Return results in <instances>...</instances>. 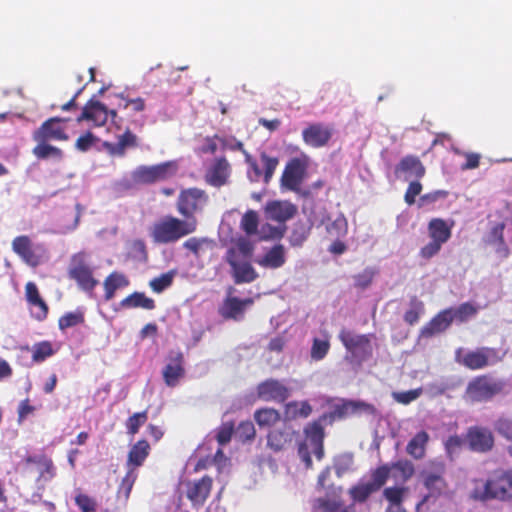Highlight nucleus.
Wrapping results in <instances>:
<instances>
[{
  "mask_svg": "<svg viewBox=\"0 0 512 512\" xmlns=\"http://www.w3.org/2000/svg\"><path fill=\"white\" fill-rule=\"evenodd\" d=\"M207 201L208 195L204 190L196 187L184 189L177 199V211L186 220H197L195 214L202 210Z\"/></svg>",
  "mask_w": 512,
  "mask_h": 512,
  "instance_id": "nucleus-11",
  "label": "nucleus"
},
{
  "mask_svg": "<svg viewBox=\"0 0 512 512\" xmlns=\"http://www.w3.org/2000/svg\"><path fill=\"white\" fill-rule=\"evenodd\" d=\"M422 394V388L412 389L408 391H401V392H393L392 397L393 399L403 405H408L411 402L415 401L420 397Z\"/></svg>",
  "mask_w": 512,
  "mask_h": 512,
  "instance_id": "nucleus-53",
  "label": "nucleus"
},
{
  "mask_svg": "<svg viewBox=\"0 0 512 512\" xmlns=\"http://www.w3.org/2000/svg\"><path fill=\"white\" fill-rule=\"evenodd\" d=\"M404 488L387 487L383 491L384 497L390 502L389 505H401L403 500Z\"/></svg>",
  "mask_w": 512,
  "mask_h": 512,
  "instance_id": "nucleus-59",
  "label": "nucleus"
},
{
  "mask_svg": "<svg viewBox=\"0 0 512 512\" xmlns=\"http://www.w3.org/2000/svg\"><path fill=\"white\" fill-rule=\"evenodd\" d=\"M339 340L350 354L351 361L361 365L373 355L371 339L373 334H355L343 328L339 333Z\"/></svg>",
  "mask_w": 512,
  "mask_h": 512,
  "instance_id": "nucleus-6",
  "label": "nucleus"
},
{
  "mask_svg": "<svg viewBox=\"0 0 512 512\" xmlns=\"http://www.w3.org/2000/svg\"><path fill=\"white\" fill-rule=\"evenodd\" d=\"M442 243L432 240L420 249L419 255L423 259H431L439 253L442 247Z\"/></svg>",
  "mask_w": 512,
  "mask_h": 512,
  "instance_id": "nucleus-63",
  "label": "nucleus"
},
{
  "mask_svg": "<svg viewBox=\"0 0 512 512\" xmlns=\"http://www.w3.org/2000/svg\"><path fill=\"white\" fill-rule=\"evenodd\" d=\"M453 321L451 308L443 309L420 329V337L431 338L436 334L443 333Z\"/></svg>",
  "mask_w": 512,
  "mask_h": 512,
  "instance_id": "nucleus-24",
  "label": "nucleus"
},
{
  "mask_svg": "<svg viewBox=\"0 0 512 512\" xmlns=\"http://www.w3.org/2000/svg\"><path fill=\"white\" fill-rule=\"evenodd\" d=\"M333 135V129L323 123H311L302 131L304 143L312 148L326 146Z\"/></svg>",
  "mask_w": 512,
  "mask_h": 512,
  "instance_id": "nucleus-18",
  "label": "nucleus"
},
{
  "mask_svg": "<svg viewBox=\"0 0 512 512\" xmlns=\"http://www.w3.org/2000/svg\"><path fill=\"white\" fill-rule=\"evenodd\" d=\"M477 311V308L469 302L462 303L457 308H451L453 320L460 323L466 322L469 318L475 316Z\"/></svg>",
  "mask_w": 512,
  "mask_h": 512,
  "instance_id": "nucleus-46",
  "label": "nucleus"
},
{
  "mask_svg": "<svg viewBox=\"0 0 512 512\" xmlns=\"http://www.w3.org/2000/svg\"><path fill=\"white\" fill-rule=\"evenodd\" d=\"M473 485L470 493L473 500L512 504V469H496L486 479H475Z\"/></svg>",
  "mask_w": 512,
  "mask_h": 512,
  "instance_id": "nucleus-1",
  "label": "nucleus"
},
{
  "mask_svg": "<svg viewBox=\"0 0 512 512\" xmlns=\"http://www.w3.org/2000/svg\"><path fill=\"white\" fill-rule=\"evenodd\" d=\"M178 170L177 163L167 161L156 165H141L132 171L131 177L136 184H153L159 181L167 180L176 175Z\"/></svg>",
  "mask_w": 512,
  "mask_h": 512,
  "instance_id": "nucleus-8",
  "label": "nucleus"
},
{
  "mask_svg": "<svg viewBox=\"0 0 512 512\" xmlns=\"http://www.w3.org/2000/svg\"><path fill=\"white\" fill-rule=\"evenodd\" d=\"M254 248L253 242L240 237L226 251L225 260L231 267V275L236 284L251 283L259 277L251 263Z\"/></svg>",
  "mask_w": 512,
  "mask_h": 512,
  "instance_id": "nucleus-2",
  "label": "nucleus"
},
{
  "mask_svg": "<svg viewBox=\"0 0 512 512\" xmlns=\"http://www.w3.org/2000/svg\"><path fill=\"white\" fill-rule=\"evenodd\" d=\"M425 305L423 301L413 296L409 302V309L404 313L403 319L410 326L415 325L424 314Z\"/></svg>",
  "mask_w": 512,
  "mask_h": 512,
  "instance_id": "nucleus-37",
  "label": "nucleus"
},
{
  "mask_svg": "<svg viewBox=\"0 0 512 512\" xmlns=\"http://www.w3.org/2000/svg\"><path fill=\"white\" fill-rule=\"evenodd\" d=\"M164 383L168 387H176L185 376L184 355L182 352H171L162 370Z\"/></svg>",
  "mask_w": 512,
  "mask_h": 512,
  "instance_id": "nucleus-19",
  "label": "nucleus"
},
{
  "mask_svg": "<svg viewBox=\"0 0 512 512\" xmlns=\"http://www.w3.org/2000/svg\"><path fill=\"white\" fill-rule=\"evenodd\" d=\"M252 298L240 299L235 296H227L218 308L219 315L224 320L241 321L244 318L245 310L253 304Z\"/></svg>",
  "mask_w": 512,
  "mask_h": 512,
  "instance_id": "nucleus-21",
  "label": "nucleus"
},
{
  "mask_svg": "<svg viewBox=\"0 0 512 512\" xmlns=\"http://www.w3.org/2000/svg\"><path fill=\"white\" fill-rule=\"evenodd\" d=\"M330 350L328 339L314 338L310 350V356L314 361H320L326 357Z\"/></svg>",
  "mask_w": 512,
  "mask_h": 512,
  "instance_id": "nucleus-47",
  "label": "nucleus"
},
{
  "mask_svg": "<svg viewBox=\"0 0 512 512\" xmlns=\"http://www.w3.org/2000/svg\"><path fill=\"white\" fill-rule=\"evenodd\" d=\"M12 247L13 251L18 254L26 264L36 267L41 263L43 249L40 246L33 247L28 236L22 235L14 238Z\"/></svg>",
  "mask_w": 512,
  "mask_h": 512,
  "instance_id": "nucleus-20",
  "label": "nucleus"
},
{
  "mask_svg": "<svg viewBox=\"0 0 512 512\" xmlns=\"http://www.w3.org/2000/svg\"><path fill=\"white\" fill-rule=\"evenodd\" d=\"M173 277V272L161 274L159 277L153 278L149 282V286L155 293H161L172 285Z\"/></svg>",
  "mask_w": 512,
  "mask_h": 512,
  "instance_id": "nucleus-51",
  "label": "nucleus"
},
{
  "mask_svg": "<svg viewBox=\"0 0 512 512\" xmlns=\"http://www.w3.org/2000/svg\"><path fill=\"white\" fill-rule=\"evenodd\" d=\"M54 353L55 350L53 349L51 342L41 341L35 343L32 347V360L35 363H41Z\"/></svg>",
  "mask_w": 512,
  "mask_h": 512,
  "instance_id": "nucleus-44",
  "label": "nucleus"
},
{
  "mask_svg": "<svg viewBox=\"0 0 512 512\" xmlns=\"http://www.w3.org/2000/svg\"><path fill=\"white\" fill-rule=\"evenodd\" d=\"M213 485V479L210 476H203L199 480L188 482L186 496L191 501L194 508H200L209 497Z\"/></svg>",
  "mask_w": 512,
  "mask_h": 512,
  "instance_id": "nucleus-22",
  "label": "nucleus"
},
{
  "mask_svg": "<svg viewBox=\"0 0 512 512\" xmlns=\"http://www.w3.org/2000/svg\"><path fill=\"white\" fill-rule=\"evenodd\" d=\"M109 115L114 120L117 117V112L115 110L108 111L106 106L100 101L89 100L83 107L81 114L76 118V121L78 123L92 121L95 125L101 126L107 122Z\"/></svg>",
  "mask_w": 512,
  "mask_h": 512,
  "instance_id": "nucleus-16",
  "label": "nucleus"
},
{
  "mask_svg": "<svg viewBox=\"0 0 512 512\" xmlns=\"http://www.w3.org/2000/svg\"><path fill=\"white\" fill-rule=\"evenodd\" d=\"M418 180L419 179H417L416 181L410 182V184L408 185V188L405 192L404 200L409 206H411L415 203L416 196L420 195V193L422 191V184Z\"/></svg>",
  "mask_w": 512,
  "mask_h": 512,
  "instance_id": "nucleus-60",
  "label": "nucleus"
},
{
  "mask_svg": "<svg viewBox=\"0 0 512 512\" xmlns=\"http://www.w3.org/2000/svg\"><path fill=\"white\" fill-rule=\"evenodd\" d=\"M495 431L512 442V418L507 416L499 417L494 423Z\"/></svg>",
  "mask_w": 512,
  "mask_h": 512,
  "instance_id": "nucleus-52",
  "label": "nucleus"
},
{
  "mask_svg": "<svg viewBox=\"0 0 512 512\" xmlns=\"http://www.w3.org/2000/svg\"><path fill=\"white\" fill-rule=\"evenodd\" d=\"M375 492L377 490L369 482L360 481L349 489L348 494L354 502L364 503Z\"/></svg>",
  "mask_w": 512,
  "mask_h": 512,
  "instance_id": "nucleus-38",
  "label": "nucleus"
},
{
  "mask_svg": "<svg viewBox=\"0 0 512 512\" xmlns=\"http://www.w3.org/2000/svg\"><path fill=\"white\" fill-rule=\"evenodd\" d=\"M291 440L290 432L285 429H274L267 435V445L274 452L285 449Z\"/></svg>",
  "mask_w": 512,
  "mask_h": 512,
  "instance_id": "nucleus-36",
  "label": "nucleus"
},
{
  "mask_svg": "<svg viewBox=\"0 0 512 512\" xmlns=\"http://www.w3.org/2000/svg\"><path fill=\"white\" fill-rule=\"evenodd\" d=\"M391 468L387 464L377 467L371 473V481L369 482L378 491L387 482L390 476Z\"/></svg>",
  "mask_w": 512,
  "mask_h": 512,
  "instance_id": "nucleus-49",
  "label": "nucleus"
},
{
  "mask_svg": "<svg viewBox=\"0 0 512 512\" xmlns=\"http://www.w3.org/2000/svg\"><path fill=\"white\" fill-rule=\"evenodd\" d=\"M197 220L165 215L153 223L150 237L155 244H173L197 230Z\"/></svg>",
  "mask_w": 512,
  "mask_h": 512,
  "instance_id": "nucleus-3",
  "label": "nucleus"
},
{
  "mask_svg": "<svg viewBox=\"0 0 512 512\" xmlns=\"http://www.w3.org/2000/svg\"><path fill=\"white\" fill-rule=\"evenodd\" d=\"M234 432V423L225 422L218 429L216 439L220 445H225L230 442Z\"/></svg>",
  "mask_w": 512,
  "mask_h": 512,
  "instance_id": "nucleus-58",
  "label": "nucleus"
},
{
  "mask_svg": "<svg viewBox=\"0 0 512 512\" xmlns=\"http://www.w3.org/2000/svg\"><path fill=\"white\" fill-rule=\"evenodd\" d=\"M68 121L69 118L51 117L33 131L32 139L35 142L67 141L69 136L65 123Z\"/></svg>",
  "mask_w": 512,
  "mask_h": 512,
  "instance_id": "nucleus-12",
  "label": "nucleus"
},
{
  "mask_svg": "<svg viewBox=\"0 0 512 512\" xmlns=\"http://www.w3.org/2000/svg\"><path fill=\"white\" fill-rule=\"evenodd\" d=\"M445 474L446 464L440 459L429 460L421 471L422 483L429 491L430 496L439 497L447 490L448 483L445 479Z\"/></svg>",
  "mask_w": 512,
  "mask_h": 512,
  "instance_id": "nucleus-9",
  "label": "nucleus"
},
{
  "mask_svg": "<svg viewBox=\"0 0 512 512\" xmlns=\"http://www.w3.org/2000/svg\"><path fill=\"white\" fill-rule=\"evenodd\" d=\"M37 145L33 148V154L38 159H47L49 157H54L57 159H61L63 157V152L60 148L52 146L49 142H36Z\"/></svg>",
  "mask_w": 512,
  "mask_h": 512,
  "instance_id": "nucleus-42",
  "label": "nucleus"
},
{
  "mask_svg": "<svg viewBox=\"0 0 512 512\" xmlns=\"http://www.w3.org/2000/svg\"><path fill=\"white\" fill-rule=\"evenodd\" d=\"M504 384L488 375L473 378L465 389L464 398L471 403L487 402L503 391Z\"/></svg>",
  "mask_w": 512,
  "mask_h": 512,
  "instance_id": "nucleus-7",
  "label": "nucleus"
},
{
  "mask_svg": "<svg viewBox=\"0 0 512 512\" xmlns=\"http://www.w3.org/2000/svg\"><path fill=\"white\" fill-rule=\"evenodd\" d=\"M343 414H356V413H366L369 415H375L377 413V409L374 405L363 402V401H346L342 405Z\"/></svg>",
  "mask_w": 512,
  "mask_h": 512,
  "instance_id": "nucleus-41",
  "label": "nucleus"
},
{
  "mask_svg": "<svg viewBox=\"0 0 512 512\" xmlns=\"http://www.w3.org/2000/svg\"><path fill=\"white\" fill-rule=\"evenodd\" d=\"M286 262L285 249L282 244L274 245L257 263L265 268L277 269Z\"/></svg>",
  "mask_w": 512,
  "mask_h": 512,
  "instance_id": "nucleus-30",
  "label": "nucleus"
},
{
  "mask_svg": "<svg viewBox=\"0 0 512 512\" xmlns=\"http://www.w3.org/2000/svg\"><path fill=\"white\" fill-rule=\"evenodd\" d=\"M311 227L304 222L298 221L289 236V243L293 247H301L310 235Z\"/></svg>",
  "mask_w": 512,
  "mask_h": 512,
  "instance_id": "nucleus-40",
  "label": "nucleus"
},
{
  "mask_svg": "<svg viewBox=\"0 0 512 512\" xmlns=\"http://www.w3.org/2000/svg\"><path fill=\"white\" fill-rule=\"evenodd\" d=\"M245 156L246 163L250 166L254 173V181H258L260 177L263 176L264 183L268 184L273 175L274 172L279 164V159L277 157L269 156L267 153L262 152L260 154V160L263 165L264 171H262L256 160L252 158V156L246 151V149L243 147V151H241Z\"/></svg>",
  "mask_w": 512,
  "mask_h": 512,
  "instance_id": "nucleus-15",
  "label": "nucleus"
},
{
  "mask_svg": "<svg viewBox=\"0 0 512 512\" xmlns=\"http://www.w3.org/2000/svg\"><path fill=\"white\" fill-rule=\"evenodd\" d=\"M254 420L260 428H271L281 420V414L275 408L264 407L254 412Z\"/></svg>",
  "mask_w": 512,
  "mask_h": 512,
  "instance_id": "nucleus-35",
  "label": "nucleus"
},
{
  "mask_svg": "<svg viewBox=\"0 0 512 512\" xmlns=\"http://www.w3.org/2000/svg\"><path fill=\"white\" fill-rule=\"evenodd\" d=\"M85 322V315L81 308H77L74 311L63 314L58 319V327L61 331H65L68 328L82 325Z\"/></svg>",
  "mask_w": 512,
  "mask_h": 512,
  "instance_id": "nucleus-39",
  "label": "nucleus"
},
{
  "mask_svg": "<svg viewBox=\"0 0 512 512\" xmlns=\"http://www.w3.org/2000/svg\"><path fill=\"white\" fill-rule=\"evenodd\" d=\"M120 306L125 309L142 308L153 310L156 305L152 298H149L143 292H133L120 302Z\"/></svg>",
  "mask_w": 512,
  "mask_h": 512,
  "instance_id": "nucleus-34",
  "label": "nucleus"
},
{
  "mask_svg": "<svg viewBox=\"0 0 512 512\" xmlns=\"http://www.w3.org/2000/svg\"><path fill=\"white\" fill-rule=\"evenodd\" d=\"M41 470L39 473L38 480L43 479L44 481H49L55 476V467L52 459L46 458L44 462L40 465Z\"/></svg>",
  "mask_w": 512,
  "mask_h": 512,
  "instance_id": "nucleus-64",
  "label": "nucleus"
},
{
  "mask_svg": "<svg viewBox=\"0 0 512 512\" xmlns=\"http://www.w3.org/2000/svg\"><path fill=\"white\" fill-rule=\"evenodd\" d=\"M503 356L494 347H479L474 350L464 351L458 348L455 351V361L469 370H482L501 362Z\"/></svg>",
  "mask_w": 512,
  "mask_h": 512,
  "instance_id": "nucleus-5",
  "label": "nucleus"
},
{
  "mask_svg": "<svg viewBox=\"0 0 512 512\" xmlns=\"http://www.w3.org/2000/svg\"><path fill=\"white\" fill-rule=\"evenodd\" d=\"M137 146L138 138L130 129H126L122 135L118 136L116 143L107 144L109 152L117 156H124L127 148H135Z\"/></svg>",
  "mask_w": 512,
  "mask_h": 512,
  "instance_id": "nucleus-32",
  "label": "nucleus"
},
{
  "mask_svg": "<svg viewBox=\"0 0 512 512\" xmlns=\"http://www.w3.org/2000/svg\"><path fill=\"white\" fill-rule=\"evenodd\" d=\"M466 444L465 437L459 435H451L444 443L445 450L449 455L456 453L462 446Z\"/></svg>",
  "mask_w": 512,
  "mask_h": 512,
  "instance_id": "nucleus-61",
  "label": "nucleus"
},
{
  "mask_svg": "<svg viewBox=\"0 0 512 512\" xmlns=\"http://www.w3.org/2000/svg\"><path fill=\"white\" fill-rule=\"evenodd\" d=\"M429 440L430 436L426 431H419L408 442L406 452L415 460L423 459L426 455V448Z\"/></svg>",
  "mask_w": 512,
  "mask_h": 512,
  "instance_id": "nucleus-29",
  "label": "nucleus"
},
{
  "mask_svg": "<svg viewBox=\"0 0 512 512\" xmlns=\"http://www.w3.org/2000/svg\"><path fill=\"white\" fill-rule=\"evenodd\" d=\"M444 219L433 218L428 223V233L432 240L442 244L446 243L451 237V228Z\"/></svg>",
  "mask_w": 512,
  "mask_h": 512,
  "instance_id": "nucleus-31",
  "label": "nucleus"
},
{
  "mask_svg": "<svg viewBox=\"0 0 512 512\" xmlns=\"http://www.w3.org/2000/svg\"><path fill=\"white\" fill-rule=\"evenodd\" d=\"M237 435L243 442L254 439L256 435L254 424L249 420L241 422L237 428Z\"/></svg>",
  "mask_w": 512,
  "mask_h": 512,
  "instance_id": "nucleus-57",
  "label": "nucleus"
},
{
  "mask_svg": "<svg viewBox=\"0 0 512 512\" xmlns=\"http://www.w3.org/2000/svg\"><path fill=\"white\" fill-rule=\"evenodd\" d=\"M305 174V166L298 158L291 159L285 166L281 176V186L291 190L298 191Z\"/></svg>",
  "mask_w": 512,
  "mask_h": 512,
  "instance_id": "nucleus-23",
  "label": "nucleus"
},
{
  "mask_svg": "<svg viewBox=\"0 0 512 512\" xmlns=\"http://www.w3.org/2000/svg\"><path fill=\"white\" fill-rule=\"evenodd\" d=\"M395 173H402L406 178L421 179L426 173V168L417 156L407 155L397 164Z\"/></svg>",
  "mask_w": 512,
  "mask_h": 512,
  "instance_id": "nucleus-26",
  "label": "nucleus"
},
{
  "mask_svg": "<svg viewBox=\"0 0 512 512\" xmlns=\"http://www.w3.org/2000/svg\"><path fill=\"white\" fill-rule=\"evenodd\" d=\"M325 421L326 415H323L308 423L303 429L305 438L298 444V456L306 469L313 467L311 454H314L319 461L324 457L325 431L323 423Z\"/></svg>",
  "mask_w": 512,
  "mask_h": 512,
  "instance_id": "nucleus-4",
  "label": "nucleus"
},
{
  "mask_svg": "<svg viewBox=\"0 0 512 512\" xmlns=\"http://www.w3.org/2000/svg\"><path fill=\"white\" fill-rule=\"evenodd\" d=\"M313 408L307 400L290 401L284 405L283 416L285 421L306 419L312 414Z\"/></svg>",
  "mask_w": 512,
  "mask_h": 512,
  "instance_id": "nucleus-28",
  "label": "nucleus"
},
{
  "mask_svg": "<svg viewBox=\"0 0 512 512\" xmlns=\"http://www.w3.org/2000/svg\"><path fill=\"white\" fill-rule=\"evenodd\" d=\"M285 228H277L266 224L261 229V240L281 239L284 236Z\"/></svg>",
  "mask_w": 512,
  "mask_h": 512,
  "instance_id": "nucleus-62",
  "label": "nucleus"
},
{
  "mask_svg": "<svg viewBox=\"0 0 512 512\" xmlns=\"http://www.w3.org/2000/svg\"><path fill=\"white\" fill-rule=\"evenodd\" d=\"M105 300H111L114 298L115 293L118 289L127 287L129 285L128 278L119 272H112L104 280Z\"/></svg>",
  "mask_w": 512,
  "mask_h": 512,
  "instance_id": "nucleus-33",
  "label": "nucleus"
},
{
  "mask_svg": "<svg viewBox=\"0 0 512 512\" xmlns=\"http://www.w3.org/2000/svg\"><path fill=\"white\" fill-rule=\"evenodd\" d=\"M75 503L82 512H95L97 509V502L87 494H77Z\"/></svg>",
  "mask_w": 512,
  "mask_h": 512,
  "instance_id": "nucleus-56",
  "label": "nucleus"
},
{
  "mask_svg": "<svg viewBox=\"0 0 512 512\" xmlns=\"http://www.w3.org/2000/svg\"><path fill=\"white\" fill-rule=\"evenodd\" d=\"M137 477V471H135L134 469H127V472L123 477L117 490L118 498H123L125 501L129 499Z\"/></svg>",
  "mask_w": 512,
  "mask_h": 512,
  "instance_id": "nucleus-43",
  "label": "nucleus"
},
{
  "mask_svg": "<svg viewBox=\"0 0 512 512\" xmlns=\"http://www.w3.org/2000/svg\"><path fill=\"white\" fill-rule=\"evenodd\" d=\"M150 454V445L147 440H138L129 450L126 467L127 469L137 470L142 466Z\"/></svg>",
  "mask_w": 512,
  "mask_h": 512,
  "instance_id": "nucleus-27",
  "label": "nucleus"
},
{
  "mask_svg": "<svg viewBox=\"0 0 512 512\" xmlns=\"http://www.w3.org/2000/svg\"><path fill=\"white\" fill-rule=\"evenodd\" d=\"M266 216L277 222H285L297 213V207L289 201L274 200L266 204Z\"/></svg>",
  "mask_w": 512,
  "mask_h": 512,
  "instance_id": "nucleus-25",
  "label": "nucleus"
},
{
  "mask_svg": "<svg viewBox=\"0 0 512 512\" xmlns=\"http://www.w3.org/2000/svg\"><path fill=\"white\" fill-rule=\"evenodd\" d=\"M231 175V165L224 156L215 158L207 168L204 179L213 187H222L228 183Z\"/></svg>",
  "mask_w": 512,
  "mask_h": 512,
  "instance_id": "nucleus-17",
  "label": "nucleus"
},
{
  "mask_svg": "<svg viewBox=\"0 0 512 512\" xmlns=\"http://www.w3.org/2000/svg\"><path fill=\"white\" fill-rule=\"evenodd\" d=\"M465 440L468 448L477 453H487L495 444L493 432L487 427L478 425L467 429Z\"/></svg>",
  "mask_w": 512,
  "mask_h": 512,
  "instance_id": "nucleus-13",
  "label": "nucleus"
},
{
  "mask_svg": "<svg viewBox=\"0 0 512 512\" xmlns=\"http://www.w3.org/2000/svg\"><path fill=\"white\" fill-rule=\"evenodd\" d=\"M121 102L119 103L120 109H130L132 112L138 113L142 112L146 108L145 99L141 97L129 98L124 96L123 94L119 95Z\"/></svg>",
  "mask_w": 512,
  "mask_h": 512,
  "instance_id": "nucleus-50",
  "label": "nucleus"
},
{
  "mask_svg": "<svg viewBox=\"0 0 512 512\" xmlns=\"http://www.w3.org/2000/svg\"><path fill=\"white\" fill-rule=\"evenodd\" d=\"M148 420V412L144 410L142 412H137L131 415L126 421V429L127 433L130 435H135L138 433L141 426H143Z\"/></svg>",
  "mask_w": 512,
  "mask_h": 512,
  "instance_id": "nucleus-48",
  "label": "nucleus"
},
{
  "mask_svg": "<svg viewBox=\"0 0 512 512\" xmlns=\"http://www.w3.org/2000/svg\"><path fill=\"white\" fill-rule=\"evenodd\" d=\"M390 468L397 470L401 474V477L403 478V480H405V481L410 479L415 473V468H414L413 463L406 459L399 460V461L392 463Z\"/></svg>",
  "mask_w": 512,
  "mask_h": 512,
  "instance_id": "nucleus-55",
  "label": "nucleus"
},
{
  "mask_svg": "<svg viewBox=\"0 0 512 512\" xmlns=\"http://www.w3.org/2000/svg\"><path fill=\"white\" fill-rule=\"evenodd\" d=\"M29 305L31 307V315L35 320L41 322L47 318L49 307L42 297Z\"/></svg>",
  "mask_w": 512,
  "mask_h": 512,
  "instance_id": "nucleus-54",
  "label": "nucleus"
},
{
  "mask_svg": "<svg viewBox=\"0 0 512 512\" xmlns=\"http://www.w3.org/2000/svg\"><path fill=\"white\" fill-rule=\"evenodd\" d=\"M259 217L254 210H248L241 218L240 227L247 235H255L258 231Z\"/></svg>",
  "mask_w": 512,
  "mask_h": 512,
  "instance_id": "nucleus-45",
  "label": "nucleus"
},
{
  "mask_svg": "<svg viewBox=\"0 0 512 512\" xmlns=\"http://www.w3.org/2000/svg\"><path fill=\"white\" fill-rule=\"evenodd\" d=\"M68 275L85 292H92L98 285V280L93 277V270L87 261L85 252L76 253L71 257Z\"/></svg>",
  "mask_w": 512,
  "mask_h": 512,
  "instance_id": "nucleus-10",
  "label": "nucleus"
},
{
  "mask_svg": "<svg viewBox=\"0 0 512 512\" xmlns=\"http://www.w3.org/2000/svg\"><path fill=\"white\" fill-rule=\"evenodd\" d=\"M256 393L262 401L284 403L290 397L291 390L280 380L269 378L257 385Z\"/></svg>",
  "mask_w": 512,
  "mask_h": 512,
  "instance_id": "nucleus-14",
  "label": "nucleus"
}]
</instances>
